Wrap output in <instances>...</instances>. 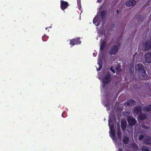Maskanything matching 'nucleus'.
<instances>
[{"label": "nucleus", "instance_id": "f257e3e1", "mask_svg": "<svg viewBox=\"0 0 151 151\" xmlns=\"http://www.w3.org/2000/svg\"><path fill=\"white\" fill-rule=\"evenodd\" d=\"M135 67L137 71L140 73L141 75H142V78H140L144 80L146 79L147 77H145V75L146 74L143 65L142 64L139 63L136 65Z\"/></svg>", "mask_w": 151, "mask_h": 151}, {"label": "nucleus", "instance_id": "f03ea898", "mask_svg": "<svg viewBox=\"0 0 151 151\" xmlns=\"http://www.w3.org/2000/svg\"><path fill=\"white\" fill-rule=\"evenodd\" d=\"M142 49L144 50H151V40H147L142 43Z\"/></svg>", "mask_w": 151, "mask_h": 151}, {"label": "nucleus", "instance_id": "7ed1b4c3", "mask_svg": "<svg viewBox=\"0 0 151 151\" xmlns=\"http://www.w3.org/2000/svg\"><path fill=\"white\" fill-rule=\"evenodd\" d=\"M120 44H118L117 45H114L112 46L110 49L109 51V52L110 55H114L116 54L118 52L119 49L118 46H119Z\"/></svg>", "mask_w": 151, "mask_h": 151}, {"label": "nucleus", "instance_id": "20e7f679", "mask_svg": "<svg viewBox=\"0 0 151 151\" xmlns=\"http://www.w3.org/2000/svg\"><path fill=\"white\" fill-rule=\"evenodd\" d=\"M111 75L109 73L106 75L102 79V82L104 84H108L111 81Z\"/></svg>", "mask_w": 151, "mask_h": 151}, {"label": "nucleus", "instance_id": "39448f33", "mask_svg": "<svg viewBox=\"0 0 151 151\" xmlns=\"http://www.w3.org/2000/svg\"><path fill=\"white\" fill-rule=\"evenodd\" d=\"M144 60L146 63H151V52H148L145 54Z\"/></svg>", "mask_w": 151, "mask_h": 151}, {"label": "nucleus", "instance_id": "423d86ee", "mask_svg": "<svg viewBox=\"0 0 151 151\" xmlns=\"http://www.w3.org/2000/svg\"><path fill=\"white\" fill-rule=\"evenodd\" d=\"M127 120L128 124L130 126H133L137 122V121L135 119L130 116L127 118Z\"/></svg>", "mask_w": 151, "mask_h": 151}, {"label": "nucleus", "instance_id": "0eeeda50", "mask_svg": "<svg viewBox=\"0 0 151 151\" xmlns=\"http://www.w3.org/2000/svg\"><path fill=\"white\" fill-rule=\"evenodd\" d=\"M80 39V38L72 39L70 40V44L72 46H74L75 45L80 44L81 41Z\"/></svg>", "mask_w": 151, "mask_h": 151}, {"label": "nucleus", "instance_id": "6e6552de", "mask_svg": "<svg viewBox=\"0 0 151 151\" xmlns=\"http://www.w3.org/2000/svg\"><path fill=\"white\" fill-rule=\"evenodd\" d=\"M69 6L68 3L66 1L61 0L60 1V8L63 10L66 9Z\"/></svg>", "mask_w": 151, "mask_h": 151}, {"label": "nucleus", "instance_id": "1a4fd4ad", "mask_svg": "<svg viewBox=\"0 0 151 151\" xmlns=\"http://www.w3.org/2000/svg\"><path fill=\"white\" fill-rule=\"evenodd\" d=\"M136 3V1L135 0H130L127 1L125 3V5L128 7L134 6Z\"/></svg>", "mask_w": 151, "mask_h": 151}, {"label": "nucleus", "instance_id": "9d476101", "mask_svg": "<svg viewBox=\"0 0 151 151\" xmlns=\"http://www.w3.org/2000/svg\"><path fill=\"white\" fill-rule=\"evenodd\" d=\"M134 112L137 114L141 113L142 111V107L138 106L135 107L134 109Z\"/></svg>", "mask_w": 151, "mask_h": 151}, {"label": "nucleus", "instance_id": "9b49d317", "mask_svg": "<svg viewBox=\"0 0 151 151\" xmlns=\"http://www.w3.org/2000/svg\"><path fill=\"white\" fill-rule=\"evenodd\" d=\"M127 123L125 120H122L121 122V127L122 130H125L126 128Z\"/></svg>", "mask_w": 151, "mask_h": 151}, {"label": "nucleus", "instance_id": "f8f14e48", "mask_svg": "<svg viewBox=\"0 0 151 151\" xmlns=\"http://www.w3.org/2000/svg\"><path fill=\"white\" fill-rule=\"evenodd\" d=\"M107 45V43L105 41L101 42V43L100 50H103L105 48Z\"/></svg>", "mask_w": 151, "mask_h": 151}, {"label": "nucleus", "instance_id": "ddd939ff", "mask_svg": "<svg viewBox=\"0 0 151 151\" xmlns=\"http://www.w3.org/2000/svg\"><path fill=\"white\" fill-rule=\"evenodd\" d=\"M117 134L118 138L120 139L122 137V133L120 130V126H119L117 128Z\"/></svg>", "mask_w": 151, "mask_h": 151}, {"label": "nucleus", "instance_id": "4468645a", "mask_svg": "<svg viewBox=\"0 0 151 151\" xmlns=\"http://www.w3.org/2000/svg\"><path fill=\"white\" fill-rule=\"evenodd\" d=\"M147 115L145 114H142L138 116V118L140 120L142 121L146 119Z\"/></svg>", "mask_w": 151, "mask_h": 151}, {"label": "nucleus", "instance_id": "2eb2a0df", "mask_svg": "<svg viewBox=\"0 0 151 151\" xmlns=\"http://www.w3.org/2000/svg\"><path fill=\"white\" fill-rule=\"evenodd\" d=\"M143 109L144 110L147 112L151 111V104L144 106L143 108Z\"/></svg>", "mask_w": 151, "mask_h": 151}, {"label": "nucleus", "instance_id": "dca6fc26", "mask_svg": "<svg viewBox=\"0 0 151 151\" xmlns=\"http://www.w3.org/2000/svg\"><path fill=\"white\" fill-rule=\"evenodd\" d=\"M107 11L106 10H103L101 12V18L102 19H104L106 17Z\"/></svg>", "mask_w": 151, "mask_h": 151}, {"label": "nucleus", "instance_id": "f3484780", "mask_svg": "<svg viewBox=\"0 0 151 151\" xmlns=\"http://www.w3.org/2000/svg\"><path fill=\"white\" fill-rule=\"evenodd\" d=\"M129 138L127 137H124L123 140V142L125 144H128L129 142Z\"/></svg>", "mask_w": 151, "mask_h": 151}, {"label": "nucleus", "instance_id": "a211bd4d", "mask_svg": "<svg viewBox=\"0 0 151 151\" xmlns=\"http://www.w3.org/2000/svg\"><path fill=\"white\" fill-rule=\"evenodd\" d=\"M132 146L134 151H137L138 150V147L136 143H133L132 144Z\"/></svg>", "mask_w": 151, "mask_h": 151}, {"label": "nucleus", "instance_id": "6ab92c4d", "mask_svg": "<svg viewBox=\"0 0 151 151\" xmlns=\"http://www.w3.org/2000/svg\"><path fill=\"white\" fill-rule=\"evenodd\" d=\"M93 23L95 24L96 26H98L99 24V23L98 21V19L96 18H94L93 20Z\"/></svg>", "mask_w": 151, "mask_h": 151}, {"label": "nucleus", "instance_id": "aec40b11", "mask_svg": "<svg viewBox=\"0 0 151 151\" xmlns=\"http://www.w3.org/2000/svg\"><path fill=\"white\" fill-rule=\"evenodd\" d=\"M110 119H109V126L110 131H112V130H115L114 125L113 124H111L110 125Z\"/></svg>", "mask_w": 151, "mask_h": 151}, {"label": "nucleus", "instance_id": "412c9836", "mask_svg": "<svg viewBox=\"0 0 151 151\" xmlns=\"http://www.w3.org/2000/svg\"><path fill=\"white\" fill-rule=\"evenodd\" d=\"M110 137H111L115 138V130H112L110 131Z\"/></svg>", "mask_w": 151, "mask_h": 151}, {"label": "nucleus", "instance_id": "4be33fe9", "mask_svg": "<svg viewBox=\"0 0 151 151\" xmlns=\"http://www.w3.org/2000/svg\"><path fill=\"white\" fill-rule=\"evenodd\" d=\"M142 134H140L139 136V139L140 140H141L145 136V134L144 133L142 132Z\"/></svg>", "mask_w": 151, "mask_h": 151}, {"label": "nucleus", "instance_id": "5701e85b", "mask_svg": "<svg viewBox=\"0 0 151 151\" xmlns=\"http://www.w3.org/2000/svg\"><path fill=\"white\" fill-rule=\"evenodd\" d=\"M142 151H150L148 148L145 146H143L141 148Z\"/></svg>", "mask_w": 151, "mask_h": 151}, {"label": "nucleus", "instance_id": "b1692460", "mask_svg": "<svg viewBox=\"0 0 151 151\" xmlns=\"http://www.w3.org/2000/svg\"><path fill=\"white\" fill-rule=\"evenodd\" d=\"M130 101V105L131 106H134L136 103V102L132 99L129 100Z\"/></svg>", "mask_w": 151, "mask_h": 151}, {"label": "nucleus", "instance_id": "393cba45", "mask_svg": "<svg viewBox=\"0 0 151 151\" xmlns=\"http://www.w3.org/2000/svg\"><path fill=\"white\" fill-rule=\"evenodd\" d=\"M48 38L45 35L43 36L42 37V40L43 41H46L47 40Z\"/></svg>", "mask_w": 151, "mask_h": 151}, {"label": "nucleus", "instance_id": "a878e982", "mask_svg": "<svg viewBox=\"0 0 151 151\" xmlns=\"http://www.w3.org/2000/svg\"><path fill=\"white\" fill-rule=\"evenodd\" d=\"M125 105L126 106H129L130 105V101L129 100H128L127 102H125Z\"/></svg>", "mask_w": 151, "mask_h": 151}, {"label": "nucleus", "instance_id": "bb28decb", "mask_svg": "<svg viewBox=\"0 0 151 151\" xmlns=\"http://www.w3.org/2000/svg\"><path fill=\"white\" fill-rule=\"evenodd\" d=\"M139 19H138V21H139V20H140L141 21H142L143 20V17L142 16H139V17L138 18Z\"/></svg>", "mask_w": 151, "mask_h": 151}, {"label": "nucleus", "instance_id": "cd10ccee", "mask_svg": "<svg viewBox=\"0 0 151 151\" xmlns=\"http://www.w3.org/2000/svg\"><path fill=\"white\" fill-rule=\"evenodd\" d=\"M101 68L102 65L101 64H99V68L98 69L97 68V70L98 71L100 70Z\"/></svg>", "mask_w": 151, "mask_h": 151}, {"label": "nucleus", "instance_id": "c85d7f7f", "mask_svg": "<svg viewBox=\"0 0 151 151\" xmlns=\"http://www.w3.org/2000/svg\"><path fill=\"white\" fill-rule=\"evenodd\" d=\"M81 0H77V2L78 6L79 5H80L81 4V2H80Z\"/></svg>", "mask_w": 151, "mask_h": 151}, {"label": "nucleus", "instance_id": "c756f323", "mask_svg": "<svg viewBox=\"0 0 151 151\" xmlns=\"http://www.w3.org/2000/svg\"><path fill=\"white\" fill-rule=\"evenodd\" d=\"M110 70L113 73H115L114 70L113 69V67L112 66H111V68H110Z\"/></svg>", "mask_w": 151, "mask_h": 151}, {"label": "nucleus", "instance_id": "7c9ffc66", "mask_svg": "<svg viewBox=\"0 0 151 151\" xmlns=\"http://www.w3.org/2000/svg\"><path fill=\"white\" fill-rule=\"evenodd\" d=\"M101 64L102 65V61L100 60V62L98 63V64L99 65V64Z\"/></svg>", "mask_w": 151, "mask_h": 151}, {"label": "nucleus", "instance_id": "2f4dec72", "mask_svg": "<svg viewBox=\"0 0 151 151\" xmlns=\"http://www.w3.org/2000/svg\"><path fill=\"white\" fill-rule=\"evenodd\" d=\"M97 0L98 2L99 3H100V2H101V1H102V0Z\"/></svg>", "mask_w": 151, "mask_h": 151}, {"label": "nucleus", "instance_id": "473e14b6", "mask_svg": "<svg viewBox=\"0 0 151 151\" xmlns=\"http://www.w3.org/2000/svg\"><path fill=\"white\" fill-rule=\"evenodd\" d=\"M119 151H122V148H119Z\"/></svg>", "mask_w": 151, "mask_h": 151}, {"label": "nucleus", "instance_id": "72a5a7b5", "mask_svg": "<svg viewBox=\"0 0 151 151\" xmlns=\"http://www.w3.org/2000/svg\"><path fill=\"white\" fill-rule=\"evenodd\" d=\"M93 55L94 56H96V54L94 52L93 53Z\"/></svg>", "mask_w": 151, "mask_h": 151}, {"label": "nucleus", "instance_id": "f704fd0d", "mask_svg": "<svg viewBox=\"0 0 151 151\" xmlns=\"http://www.w3.org/2000/svg\"><path fill=\"white\" fill-rule=\"evenodd\" d=\"M115 26V25L114 24H113V25H112V26H111V27H114Z\"/></svg>", "mask_w": 151, "mask_h": 151}, {"label": "nucleus", "instance_id": "c9c22d12", "mask_svg": "<svg viewBox=\"0 0 151 151\" xmlns=\"http://www.w3.org/2000/svg\"><path fill=\"white\" fill-rule=\"evenodd\" d=\"M116 12H117V13H118V14H119V10L118 9H117L116 10Z\"/></svg>", "mask_w": 151, "mask_h": 151}, {"label": "nucleus", "instance_id": "e433bc0d", "mask_svg": "<svg viewBox=\"0 0 151 151\" xmlns=\"http://www.w3.org/2000/svg\"><path fill=\"white\" fill-rule=\"evenodd\" d=\"M47 29V28H46V29Z\"/></svg>", "mask_w": 151, "mask_h": 151}, {"label": "nucleus", "instance_id": "4c0bfd02", "mask_svg": "<svg viewBox=\"0 0 151 151\" xmlns=\"http://www.w3.org/2000/svg\"><path fill=\"white\" fill-rule=\"evenodd\" d=\"M150 96H151V95H150Z\"/></svg>", "mask_w": 151, "mask_h": 151}]
</instances>
